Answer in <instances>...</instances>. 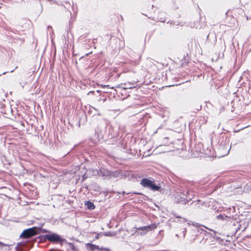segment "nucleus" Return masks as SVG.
<instances>
[{"label":"nucleus","mask_w":251,"mask_h":251,"mask_svg":"<svg viewBox=\"0 0 251 251\" xmlns=\"http://www.w3.org/2000/svg\"><path fill=\"white\" fill-rule=\"evenodd\" d=\"M228 218V217L225 215L219 214L217 216V219L218 220H226Z\"/></svg>","instance_id":"nucleus-11"},{"label":"nucleus","mask_w":251,"mask_h":251,"mask_svg":"<svg viewBox=\"0 0 251 251\" xmlns=\"http://www.w3.org/2000/svg\"><path fill=\"white\" fill-rule=\"evenodd\" d=\"M36 227L29 228L24 230L20 236L22 239H28L39 234Z\"/></svg>","instance_id":"nucleus-3"},{"label":"nucleus","mask_w":251,"mask_h":251,"mask_svg":"<svg viewBox=\"0 0 251 251\" xmlns=\"http://www.w3.org/2000/svg\"><path fill=\"white\" fill-rule=\"evenodd\" d=\"M87 208L89 210H93L95 208V206L94 203L90 201H87L85 204Z\"/></svg>","instance_id":"nucleus-10"},{"label":"nucleus","mask_w":251,"mask_h":251,"mask_svg":"<svg viewBox=\"0 0 251 251\" xmlns=\"http://www.w3.org/2000/svg\"><path fill=\"white\" fill-rule=\"evenodd\" d=\"M198 231L201 234L203 233V232H205V230L204 229L201 228V227H198Z\"/></svg>","instance_id":"nucleus-13"},{"label":"nucleus","mask_w":251,"mask_h":251,"mask_svg":"<svg viewBox=\"0 0 251 251\" xmlns=\"http://www.w3.org/2000/svg\"><path fill=\"white\" fill-rule=\"evenodd\" d=\"M43 233L48 232V231H47V230H45V229H43Z\"/></svg>","instance_id":"nucleus-20"},{"label":"nucleus","mask_w":251,"mask_h":251,"mask_svg":"<svg viewBox=\"0 0 251 251\" xmlns=\"http://www.w3.org/2000/svg\"><path fill=\"white\" fill-rule=\"evenodd\" d=\"M175 201L176 203H182L183 204L187 203L185 196L182 195V192L177 193L175 197Z\"/></svg>","instance_id":"nucleus-7"},{"label":"nucleus","mask_w":251,"mask_h":251,"mask_svg":"<svg viewBox=\"0 0 251 251\" xmlns=\"http://www.w3.org/2000/svg\"><path fill=\"white\" fill-rule=\"evenodd\" d=\"M0 245H3V243H1V242H0Z\"/></svg>","instance_id":"nucleus-22"},{"label":"nucleus","mask_w":251,"mask_h":251,"mask_svg":"<svg viewBox=\"0 0 251 251\" xmlns=\"http://www.w3.org/2000/svg\"><path fill=\"white\" fill-rule=\"evenodd\" d=\"M104 235L107 236H113L115 235L114 234H112L111 232H106L104 233Z\"/></svg>","instance_id":"nucleus-14"},{"label":"nucleus","mask_w":251,"mask_h":251,"mask_svg":"<svg viewBox=\"0 0 251 251\" xmlns=\"http://www.w3.org/2000/svg\"><path fill=\"white\" fill-rule=\"evenodd\" d=\"M40 238L44 241L48 240L51 243L59 244L61 245L66 241L64 238H62L59 235L55 233L41 236Z\"/></svg>","instance_id":"nucleus-1"},{"label":"nucleus","mask_w":251,"mask_h":251,"mask_svg":"<svg viewBox=\"0 0 251 251\" xmlns=\"http://www.w3.org/2000/svg\"><path fill=\"white\" fill-rule=\"evenodd\" d=\"M174 216H175L177 218H180L182 219V218L179 216L176 215V214H173ZM183 222H186L187 221V220L185 218H182Z\"/></svg>","instance_id":"nucleus-15"},{"label":"nucleus","mask_w":251,"mask_h":251,"mask_svg":"<svg viewBox=\"0 0 251 251\" xmlns=\"http://www.w3.org/2000/svg\"><path fill=\"white\" fill-rule=\"evenodd\" d=\"M195 203H196V202H195V201H193V202H191V203L190 205H191V206H192V205H193L194 204H195Z\"/></svg>","instance_id":"nucleus-19"},{"label":"nucleus","mask_w":251,"mask_h":251,"mask_svg":"<svg viewBox=\"0 0 251 251\" xmlns=\"http://www.w3.org/2000/svg\"><path fill=\"white\" fill-rule=\"evenodd\" d=\"M14 71V70H12L10 71L11 73H12Z\"/></svg>","instance_id":"nucleus-27"},{"label":"nucleus","mask_w":251,"mask_h":251,"mask_svg":"<svg viewBox=\"0 0 251 251\" xmlns=\"http://www.w3.org/2000/svg\"><path fill=\"white\" fill-rule=\"evenodd\" d=\"M202 234L206 235V236H208L209 235H210V233L208 231H206L205 230V232H203Z\"/></svg>","instance_id":"nucleus-16"},{"label":"nucleus","mask_w":251,"mask_h":251,"mask_svg":"<svg viewBox=\"0 0 251 251\" xmlns=\"http://www.w3.org/2000/svg\"><path fill=\"white\" fill-rule=\"evenodd\" d=\"M156 227L157 225L155 224H151L144 226H140L136 228V230L135 233H137V235L144 236L146 235L148 231L153 230Z\"/></svg>","instance_id":"nucleus-4"},{"label":"nucleus","mask_w":251,"mask_h":251,"mask_svg":"<svg viewBox=\"0 0 251 251\" xmlns=\"http://www.w3.org/2000/svg\"><path fill=\"white\" fill-rule=\"evenodd\" d=\"M186 231H187L186 228H184V230L183 231V236L184 237L185 236V234H186Z\"/></svg>","instance_id":"nucleus-17"},{"label":"nucleus","mask_w":251,"mask_h":251,"mask_svg":"<svg viewBox=\"0 0 251 251\" xmlns=\"http://www.w3.org/2000/svg\"><path fill=\"white\" fill-rule=\"evenodd\" d=\"M100 251H111L109 249L103 248V247H100Z\"/></svg>","instance_id":"nucleus-12"},{"label":"nucleus","mask_w":251,"mask_h":251,"mask_svg":"<svg viewBox=\"0 0 251 251\" xmlns=\"http://www.w3.org/2000/svg\"><path fill=\"white\" fill-rule=\"evenodd\" d=\"M98 238H99L98 235H97V236H96V238H97V239H98Z\"/></svg>","instance_id":"nucleus-25"},{"label":"nucleus","mask_w":251,"mask_h":251,"mask_svg":"<svg viewBox=\"0 0 251 251\" xmlns=\"http://www.w3.org/2000/svg\"><path fill=\"white\" fill-rule=\"evenodd\" d=\"M98 174L101 176L105 178H110L113 177H116L114 172H110L104 168H101L98 171Z\"/></svg>","instance_id":"nucleus-5"},{"label":"nucleus","mask_w":251,"mask_h":251,"mask_svg":"<svg viewBox=\"0 0 251 251\" xmlns=\"http://www.w3.org/2000/svg\"><path fill=\"white\" fill-rule=\"evenodd\" d=\"M135 86L136 83L135 82H127L126 83L120 84L118 87L124 89H127L135 88Z\"/></svg>","instance_id":"nucleus-8"},{"label":"nucleus","mask_w":251,"mask_h":251,"mask_svg":"<svg viewBox=\"0 0 251 251\" xmlns=\"http://www.w3.org/2000/svg\"><path fill=\"white\" fill-rule=\"evenodd\" d=\"M140 184L145 187L147 188L152 191H159L161 189V187L156 185L153 181L148 179V178H143Z\"/></svg>","instance_id":"nucleus-2"},{"label":"nucleus","mask_w":251,"mask_h":251,"mask_svg":"<svg viewBox=\"0 0 251 251\" xmlns=\"http://www.w3.org/2000/svg\"><path fill=\"white\" fill-rule=\"evenodd\" d=\"M196 194V193L195 191L190 189L186 191L182 192V195L185 196L187 203L194 198Z\"/></svg>","instance_id":"nucleus-6"},{"label":"nucleus","mask_w":251,"mask_h":251,"mask_svg":"<svg viewBox=\"0 0 251 251\" xmlns=\"http://www.w3.org/2000/svg\"><path fill=\"white\" fill-rule=\"evenodd\" d=\"M92 108H93V109H94V110H96V111L97 110L95 108H94V107H92Z\"/></svg>","instance_id":"nucleus-23"},{"label":"nucleus","mask_w":251,"mask_h":251,"mask_svg":"<svg viewBox=\"0 0 251 251\" xmlns=\"http://www.w3.org/2000/svg\"><path fill=\"white\" fill-rule=\"evenodd\" d=\"M6 73H7V72H4V73H3L2 75H4V74H5Z\"/></svg>","instance_id":"nucleus-21"},{"label":"nucleus","mask_w":251,"mask_h":251,"mask_svg":"<svg viewBox=\"0 0 251 251\" xmlns=\"http://www.w3.org/2000/svg\"><path fill=\"white\" fill-rule=\"evenodd\" d=\"M51 28V26H49L48 27V28Z\"/></svg>","instance_id":"nucleus-26"},{"label":"nucleus","mask_w":251,"mask_h":251,"mask_svg":"<svg viewBox=\"0 0 251 251\" xmlns=\"http://www.w3.org/2000/svg\"><path fill=\"white\" fill-rule=\"evenodd\" d=\"M87 248L91 251H95L96 250H100V247L99 246L95 245L92 244H88L87 245Z\"/></svg>","instance_id":"nucleus-9"},{"label":"nucleus","mask_w":251,"mask_h":251,"mask_svg":"<svg viewBox=\"0 0 251 251\" xmlns=\"http://www.w3.org/2000/svg\"><path fill=\"white\" fill-rule=\"evenodd\" d=\"M77 251L76 250L75 248V247L73 246V251Z\"/></svg>","instance_id":"nucleus-18"},{"label":"nucleus","mask_w":251,"mask_h":251,"mask_svg":"<svg viewBox=\"0 0 251 251\" xmlns=\"http://www.w3.org/2000/svg\"><path fill=\"white\" fill-rule=\"evenodd\" d=\"M85 179V176H84H84H83V179L84 180V179Z\"/></svg>","instance_id":"nucleus-24"}]
</instances>
